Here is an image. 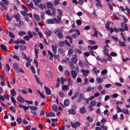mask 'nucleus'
<instances>
[{"label":"nucleus","mask_w":130,"mask_h":130,"mask_svg":"<svg viewBox=\"0 0 130 130\" xmlns=\"http://www.w3.org/2000/svg\"><path fill=\"white\" fill-rule=\"evenodd\" d=\"M0 5L3 7V8L5 9V11L7 10V7L6 6L5 3L4 2H0Z\"/></svg>","instance_id":"obj_19"},{"label":"nucleus","mask_w":130,"mask_h":130,"mask_svg":"<svg viewBox=\"0 0 130 130\" xmlns=\"http://www.w3.org/2000/svg\"><path fill=\"white\" fill-rule=\"evenodd\" d=\"M76 23L78 25H80L82 24V22L80 20H78L77 21H76Z\"/></svg>","instance_id":"obj_56"},{"label":"nucleus","mask_w":130,"mask_h":130,"mask_svg":"<svg viewBox=\"0 0 130 130\" xmlns=\"http://www.w3.org/2000/svg\"><path fill=\"white\" fill-rule=\"evenodd\" d=\"M71 125L73 128H74L75 129H76L77 127H80L81 123L79 121H77L75 123L71 122Z\"/></svg>","instance_id":"obj_1"},{"label":"nucleus","mask_w":130,"mask_h":130,"mask_svg":"<svg viewBox=\"0 0 130 130\" xmlns=\"http://www.w3.org/2000/svg\"><path fill=\"white\" fill-rule=\"evenodd\" d=\"M11 101L13 103V104H16L17 101L15 100V98H13V97H11Z\"/></svg>","instance_id":"obj_50"},{"label":"nucleus","mask_w":130,"mask_h":130,"mask_svg":"<svg viewBox=\"0 0 130 130\" xmlns=\"http://www.w3.org/2000/svg\"><path fill=\"white\" fill-rule=\"evenodd\" d=\"M44 89H45V92H46V94L47 95H50L51 94V90L49 88L46 87L45 85L44 86Z\"/></svg>","instance_id":"obj_3"},{"label":"nucleus","mask_w":130,"mask_h":130,"mask_svg":"<svg viewBox=\"0 0 130 130\" xmlns=\"http://www.w3.org/2000/svg\"><path fill=\"white\" fill-rule=\"evenodd\" d=\"M68 112H69L70 114H76V111L74 109H70Z\"/></svg>","instance_id":"obj_29"},{"label":"nucleus","mask_w":130,"mask_h":130,"mask_svg":"<svg viewBox=\"0 0 130 130\" xmlns=\"http://www.w3.org/2000/svg\"><path fill=\"white\" fill-rule=\"evenodd\" d=\"M29 7L32 9H37V8H34V4L33 3H32V2H30V4H29Z\"/></svg>","instance_id":"obj_49"},{"label":"nucleus","mask_w":130,"mask_h":130,"mask_svg":"<svg viewBox=\"0 0 130 130\" xmlns=\"http://www.w3.org/2000/svg\"><path fill=\"white\" fill-rule=\"evenodd\" d=\"M57 37L59 39L63 38V36L61 31H59L57 34Z\"/></svg>","instance_id":"obj_15"},{"label":"nucleus","mask_w":130,"mask_h":130,"mask_svg":"<svg viewBox=\"0 0 130 130\" xmlns=\"http://www.w3.org/2000/svg\"><path fill=\"white\" fill-rule=\"evenodd\" d=\"M68 86H71V85H72V81H71L70 79H68Z\"/></svg>","instance_id":"obj_61"},{"label":"nucleus","mask_w":130,"mask_h":130,"mask_svg":"<svg viewBox=\"0 0 130 130\" xmlns=\"http://www.w3.org/2000/svg\"><path fill=\"white\" fill-rule=\"evenodd\" d=\"M9 36L11 38H12V39H14V38H15V36H14V35L13 34V33H12L11 32H9Z\"/></svg>","instance_id":"obj_45"},{"label":"nucleus","mask_w":130,"mask_h":130,"mask_svg":"<svg viewBox=\"0 0 130 130\" xmlns=\"http://www.w3.org/2000/svg\"><path fill=\"white\" fill-rule=\"evenodd\" d=\"M1 48L4 51H7V48L3 44H2L1 46Z\"/></svg>","instance_id":"obj_21"},{"label":"nucleus","mask_w":130,"mask_h":130,"mask_svg":"<svg viewBox=\"0 0 130 130\" xmlns=\"http://www.w3.org/2000/svg\"><path fill=\"white\" fill-rule=\"evenodd\" d=\"M60 85V81L59 78L58 77L57 79V83L56 84V87L58 88Z\"/></svg>","instance_id":"obj_17"},{"label":"nucleus","mask_w":130,"mask_h":130,"mask_svg":"<svg viewBox=\"0 0 130 130\" xmlns=\"http://www.w3.org/2000/svg\"><path fill=\"white\" fill-rule=\"evenodd\" d=\"M27 12H26V11H20V13L22 14V15L24 16V17H25L26 16V13H27Z\"/></svg>","instance_id":"obj_60"},{"label":"nucleus","mask_w":130,"mask_h":130,"mask_svg":"<svg viewBox=\"0 0 130 130\" xmlns=\"http://www.w3.org/2000/svg\"><path fill=\"white\" fill-rule=\"evenodd\" d=\"M13 58L14 59H16V60H18V61H20V59H19V57L17 56H16V55H13Z\"/></svg>","instance_id":"obj_55"},{"label":"nucleus","mask_w":130,"mask_h":130,"mask_svg":"<svg viewBox=\"0 0 130 130\" xmlns=\"http://www.w3.org/2000/svg\"><path fill=\"white\" fill-rule=\"evenodd\" d=\"M53 4L51 3V2H47V7L48 9H50L52 8Z\"/></svg>","instance_id":"obj_22"},{"label":"nucleus","mask_w":130,"mask_h":130,"mask_svg":"<svg viewBox=\"0 0 130 130\" xmlns=\"http://www.w3.org/2000/svg\"><path fill=\"white\" fill-rule=\"evenodd\" d=\"M78 61V59L77 58V55L75 54V57H73L71 58V62L76 64Z\"/></svg>","instance_id":"obj_6"},{"label":"nucleus","mask_w":130,"mask_h":130,"mask_svg":"<svg viewBox=\"0 0 130 130\" xmlns=\"http://www.w3.org/2000/svg\"><path fill=\"white\" fill-rule=\"evenodd\" d=\"M13 69L16 72H18V70L19 69V65L17 63H15L13 65Z\"/></svg>","instance_id":"obj_14"},{"label":"nucleus","mask_w":130,"mask_h":130,"mask_svg":"<svg viewBox=\"0 0 130 130\" xmlns=\"http://www.w3.org/2000/svg\"><path fill=\"white\" fill-rule=\"evenodd\" d=\"M58 45H59V47H63L64 45V42L63 41H62V42H59V44H58Z\"/></svg>","instance_id":"obj_44"},{"label":"nucleus","mask_w":130,"mask_h":130,"mask_svg":"<svg viewBox=\"0 0 130 130\" xmlns=\"http://www.w3.org/2000/svg\"><path fill=\"white\" fill-rule=\"evenodd\" d=\"M119 45L121 47H126V45H125V44L123 42H121L120 41H119Z\"/></svg>","instance_id":"obj_38"},{"label":"nucleus","mask_w":130,"mask_h":130,"mask_svg":"<svg viewBox=\"0 0 130 130\" xmlns=\"http://www.w3.org/2000/svg\"><path fill=\"white\" fill-rule=\"evenodd\" d=\"M11 94L12 96H15L16 95V92L14 89H12L11 91Z\"/></svg>","instance_id":"obj_30"},{"label":"nucleus","mask_w":130,"mask_h":130,"mask_svg":"<svg viewBox=\"0 0 130 130\" xmlns=\"http://www.w3.org/2000/svg\"><path fill=\"white\" fill-rule=\"evenodd\" d=\"M64 74H65V75H66V76H70V72H69L68 71H67V70L66 71Z\"/></svg>","instance_id":"obj_62"},{"label":"nucleus","mask_w":130,"mask_h":130,"mask_svg":"<svg viewBox=\"0 0 130 130\" xmlns=\"http://www.w3.org/2000/svg\"><path fill=\"white\" fill-rule=\"evenodd\" d=\"M42 0H34L33 2L36 6H39V3H40Z\"/></svg>","instance_id":"obj_16"},{"label":"nucleus","mask_w":130,"mask_h":130,"mask_svg":"<svg viewBox=\"0 0 130 130\" xmlns=\"http://www.w3.org/2000/svg\"><path fill=\"white\" fill-rule=\"evenodd\" d=\"M57 11L59 13L58 16L61 17L62 16V12L61 9H58Z\"/></svg>","instance_id":"obj_46"},{"label":"nucleus","mask_w":130,"mask_h":130,"mask_svg":"<svg viewBox=\"0 0 130 130\" xmlns=\"http://www.w3.org/2000/svg\"><path fill=\"white\" fill-rule=\"evenodd\" d=\"M74 52L75 53H78L79 54H82L81 51L80 50H79L78 48L75 49Z\"/></svg>","instance_id":"obj_34"},{"label":"nucleus","mask_w":130,"mask_h":130,"mask_svg":"<svg viewBox=\"0 0 130 130\" xmlns=\"http://www.w3.org/2000/svg\"><path fill=\"white\" fill-rule=\"evenodd\" d=\"M57 45H56V46H54L53 44L51 45V47L53 49V53H54V54H55L57 53V47H56Z\"/></svg>","instance_id":"obj_9"},{"label":"nucleus","mask_w":130,"mask_h":130,"mask_svg":"<svg viewBox=\"0 0 130 130\" xmlns=\"http://www.w3.org/2000/svg\"><path fill=\"white\" fill-rule=\"evenodd\" d=\"M69 89V87L68 85H62V90H67Z\"/></svg>","instance_id":"obj_25"},{"label":"nucleus","mask_w":130,"mask_h":130,"mask_svg":"<svg viewBox=\"0 0 130 130\" xmlns=\"http://www.w3.org/2000/svg\"><path fill=\"white\" fill-rule=\"evenodd\" d=\"M22 119L21 117H18L16 119V121L17 122L18 124H21L22 122Z\"/></svg>","instance_id":"obj_13"},{"label":"nucleus","mask_w":130,"mask_h":130,"mask_svg":"<svg viewBox=\"0 0 130 130\" xmlns=\"http://www.w3.org/2000/svg\"><path fill=\"white\" fill-rule=\"evenodd\" d=\"M22 8L24 10V11L28 12V9L26 8V6L25 5H23V4L21 5Z\"/></svg>","instance_id":"obj_41"},{"label":"nucleus","mask_w":130,"mask_h":130,"mask_svg":"<svg viewBox=\"0 0 130 130\" xmlns=\"http://www.w3.org/2000/svg\"><path fill=\"white\" fill-rule=\"evenodd\" d=\"M102 75H105L107 74V71L106 70H103L101 72Z\"/></svg>","instance_id":"obj_57"},{"label":"nucleus","mask_w":130,"mask_h":130,"mask_svg":"<svg viewBox=\"0 0 130 130\" xmlns=\"http://www.w3.org/2000/svg\"><path fill=\"white\" fill-rule=\"evenodd\" d=\"M46 13L47 15H48L49 16H51V11L49 9H48L47 10H46Z\"/></svg>","instance_id":"obj_52"},{"label":"nucleus","mask_w":130,"mask_h":130,"mask_svg":"<svg viewBox=\"0 0 130 130\" xmlns=\"http://www.w3.org/2000/svg\"><path fill=\"white\" fill-rule=\"evenodd\" d=\"M70 104V102L68 100L66 99L64 101V105L66 107H67Z\"/></svg>","instance_id":"obj_23"},{"label":"nucleus","mask_w":130,"mask_h":130,"mask_svg":"<svg viewBox=\"0 0 130 130\" xmlns=\"http://www.w3.org/2000/svg\"><path fill=\"white\" fill-rule=\"evenodd\" d=\"M30 70L32 71L33 74H36V71L35 70V68L34 66H32L30 67Z\"/></svg>","instance_id":"obj_43"},{"label":"nucleus","mask_w":130,"mask_h":130,"mask_svg":"<svg viewBox=\"0 0 130 130\" xmlns=\"http://www.w3.org/2000/svg\"><path fill=\"white\" fill-rule=\"evenodd\" d=\"M28 35L29 36H26L23 37V39L26 41H29L30 40V39L33 37V35H32L31 31H29L28 32Z\"/></svg>","instance_id":"obj_2"},{"label":"nucleus","mask_w":130,"mask_h":130,"mask_svg":"<svg viewBox=\"0 0 130 130\" xmlns=\"http://www.w3.org/2000/svg\"><path fill=\"white\" fill-rule=\"evenodd\" d=\"M73 63H74L72 62H71L70 63V66L71 67V69H72V70H73V69H75V66L74 65Z\"/></svg>","instance_id":"obj_47"},{"label":"nucleus","mask_w":130,"mask_h":130,"mask_svg":"<svg viewBox=\"0 0 130 130\" xmlns=\"http://www.w3.org/2000/svg\"><path fill=\"white\" fill-rule=\"evenodd\" d=\"M79 112L81 114H85L86 112V110L85 109V108L84 107H82V108H81L80 109Z\"/></svg>","instance_id":"obj_10"},{"label":"nucleus","mask_w":130,"mask_h":130,"mask_svg":"<svg viewBox=\"0 0 130 130\" xmlns=\"http://www.w3.org/2000/svg\"><path fill=\"white\" fill-rule=\"evenodd\" d=\"M81 72L83 73V74L85 76V77H86L88 76V73H89V71L88 70L85 71L83 69L81 70Z\"/></svg>","instance_id":"obj_8"},{"label":"nucleus","mask_w":130,"mask_h":130,"mask_svg":"<svg viewBox=\"0 0 130 130\" xmlns=\"http://www.w3.org/2000/svg\"><path fill=\"white\" fill-rule=\"evenodd\" d=\"M105 54L108 57V60L111 61L112 59V57L110 56V55H109V53H106Z\"/></svg>","instance_id":"obj_42"},{"label":"nucleus","mask_w":130,"mask_h":130,"mask_svg":"<svg viewBox=\"0 0 130 130\" xmlns=\"http://www.w3.org/2000/svg\"><path fill=\"white\" fill-rule=\"evenodd\" d=\"M96 102L95 101H92L91 102L90 105L91 106H95L96 105Z\"/></svg>","instance_id":"obj_40"},{"label":"nucleus","mask_w":130,"mask_h":130,"mask_svg":"<svg viewBox=\"0 0 130 130\" xmlns=\"http://www.w3.org/2000/svg\"><path fill=\"white\" fill-rule=\"evenodd\" d=\"M58 52L60 54H62L64 53V50L62 48H59L58 50Z\"/></svg>","instance_id":"obj_31"},{"label":"nucleus","mask_w":130,"mask_h":130,"mask_svg":"<svg viewBox=\"0 0 130 130\" xmlns=\"http://www.w3.org/2000/svg\"><path fill=\"white\" fill-rule=\"evenodd\" d=\"M45 34L46 35V36L50 37L51 35V31L49 30L48 31H45Z\"/></svg>","instance_id":"obj_32"},{"label":"nucleus","mask_w":130,"mask_h":130,"mask_svg":"<svg viewBox=\"0 0 130 130\" xmlns=\"http://www.w3.org/2000/svg\"><path fill=\"white\" fill-rule=\"evenodd\" d=\"M26 34V33L25 31H19L18 33V35L20 36H25Z\"/></svg>","instance_id":"obj_37"},{"label":"nucleus","mask_w":130,"mask_h":130,"mask_svg":"<svg viewBox=\"0 0 130 130\" xmlns=\"http://www.w3.org/2000/svg\"><path fill=\"white\" fill-rule=\"evenodd\" d=\"M52 108L53 111H55L56 112H57V111H58V108H57V105H53Z\"/></svg>","instance_id":"obj_20"},{"label":"nucleus","mask_w":130,"mask_h":130,"mask_svg":"<svg viewBox=\"0 0 130 130\" xmlns=\"http://www.w3.org/2000/svg\"><path fill=\"white\" fill-rule=\"evenodd\" d=\"M34 18H35L37 21H40V17H39V16L38 15H37L36 14H34Z\"/></svg>","instance_id":"obj_36"},{"label":"nucleus","mask_w":130,"mask_h":130,"mask_svg":"<svg viewBox=\"0 0 130 130\" xmlns=\"http://www.w3.org/2000/svg\"><path fill=\"white\" fill-rule=\"evenodd\" d=\"M59 96H60L61 98H63V97L64 93H63L62 91H60V92H59Z\"/></svg>","instance_id":"obj_64"},{"label":"nucleus","mask_w":130,"mask_h":130,"mask_svg":"<svg viewBox=\"0 0 130 130\" xmlns=\"http://www.w3.org/2000/svg\"><path fill=\"white\" fill-rule=\"evenodd\" d=\"M110 54L113 57H115V56H117V54L115 52H111Z\"/></svg>","instance_id":"obj_53"},{"label":"nucleus","mask_w":130,"mask_h":130,"mask_svg":"<svg viewBox=\"0 0 130 130\" xmlns=\"http://www.w3.org/2000/svg\"><path fill=\"white\" fill-rule=\"evenodd\" d=\"M67 81V79L64 78L63 77L61 78V84L62 85H64V82H66Z\"/></svg>","instance_id":"obj_33"},{"label":"nucleus","mask_w":130,"mask_h":130,"mask_svg":"<svg viewBox=\"0 0 130 130\" xmlns=\"http://www.w3.org/2000/svg\"><path fill=\"white\" fill-rule=\"evenodd\" d=\"M20 16L19 14V12H17L16 15L14 16V18H15L17 22L20 21Z\"/></svg>","instance_id":"obj_11"},{"label":"nucleus","mask_w":130,"mask_h":130,"mask_svg":"<svg viewBox=\"0 0 130 130\" xmlns=\"http://www.w3.org/2000/svg\"><path fill=\"white\" fill-rule=\"evenodd\" d=\"M10 109L13 111V112H16V110L14 109L13 106H11L10 107Z\"/></svg>","instance_id":"obj_58"},{"label":"nucleus","mask_w":130,"mask_h":130,"mask_svg":"<svg viewBox=\"0 0 130 130\" xmlns=\"http://www.w3.org/2000/svg\"><path fill=\"white\" fill-rule=\"evenodd\" d=\"M29 109L32 111H36L38 109L37 107L31 106H28Z\"/></svg>","instance_id":"obj_27"},{"label":"nucleus","mask_w":130,"mask_h":130,"mask_svg":"<svg viewBox=\"0 0 130 130\" xmlns=\"http://www.w3.org/2000/svg\"><path fill=\"white\" fill-rule=\"evenodd\" d=\"M20 108H24V111H25V112H26V111L29 109V108L27 106H23L22 104L20 105Z\"/></svg>","instance_id":"obj_18"},{"label":"nucleus","mask_w":130,"mask_h":130,"mask_svg":"<svg viewBox=\"0 0 130 130\" xmlns=\"http://www.w3.org/2000/svg\"><path fill=\"white\" fill-rule=\"evenodd\" d=\"M93 71L94 73L96 75H97L100 73V71L98 70L96 67H94L93 68Z\"/></svg>","instance_id":"obj_12"},{"label":"nucleus","mask_w":130,"mask_h":130,"mask_svg":"<svg viewBox=\"0 0 130 130\" xmlns=\"http://www.w3.org/2000/svg\"><path fill=\"white\" fill-rule=\"evenodd\" d=\"M20 48L22 50H26V47L23 46H22V45H21V46H20Z\"/></svg>","instance_id":"obj_63"},{"label":"nucleus","mask_w":130,"mask_h":130,"mask_svg":"<svg viewBox=\"0 0 130 130\" xmlns=\"http://www.w3.org/2000/svg\"><path fill=\"white\" fill-rule=\"evenodd\" d=\"M109 24H110V22L108 21V22H107V24L106 25V28L108 30H109V29L110 28V25H109Z\"/></svg>","instance_id":"obj_54"},{"label":"nucleus","mask_w":130,"mask_h":130,"mask_svg":"<svg viewBox=\"0 0 130 130\" xmlns=\"http://www.w3.org/2000/svg\"><path fill=\"white\" fill-rule=\"evenodd\" d=\"M71 74L72 75V77L75 79L76 77L77 76L78 74L74 70L71 72Z\"/></svg>","instance_id":"obj_7"},{"label":"nucleus","mask_w":130,"mask_h":130,"mask_svg":"<svg viewBox=\"0 0 130 130\" xmlns=\"http://www.w3.org/2000/svg\"><path fill=\"white\" fill-rule=\"evenodd\" d=\"M38 93L40 95V96L44 99H45V96L44 95V94L41 92L39 90H37Z\"/></svg>","instance_id":"obj_39"},{"label":"nucleus","mask_w":130,"mask_h":130,"mask_svg":"<svg viewBox=\"0 0 130 130\" xmlns=\"http://www.w3.org/2000/svg\"><path fill=\"white\" fill-rule=\"evenodd\" d=\"M65 44L66 45H67L69 47H71V45L69 44V43L67 41V40H65L64 41V42Z\"/></svg>","instance_id":"obj_59"},{"label":"nucleus","mask_w":130,"mask_h":130,"mask_svg":"<svg viewBox=\"0 0 130 130\" xmlns=\"http://www.w3.org/2000/svg\"><path fill=\"white\" fill-rule=\"evenodd\" d=\"M96 80L99 84L102 83L104 81L103 79L101 78L100 77L97 78Z\"/></svg>","instance_id":"obj_26"},{"label":"nucleus","mask_w":130,"mask_h":130,"mask_svg":"<svg viewBox=\"0 0 130 130\" xmlns=\"http://www.w3.org/2000/svg\"><path fill=\"white\" fill-rule=\"evenodd\" d=\"M57 19H56L55 18H53V20L55 21V23L56 24H60V22L61 23V18L59 17V16H58L57 17Z\"/></svg>","instance_id":"obj_4"},{"label":"nucleus","mask_w":130,"mask_h":130,"mask_svg":"<svg viewBox=\"0 0 130 130\" xmlns=\"http://www.w3.org/2000/svg\"><path fill=\"white\" fill-rule=\"evenodd\" d=\"M79 94V92L78 91L76 92L75 94L72 97V100H73L75 98H76L78 96V95Z\"/></svg>","instance_id":"obj_28"},{"label":"nucleus","mask_w":130,"mask_h":130,"mask_svg":"<svg viewBox=\"0 0 130 130\" xmlns=\"http://www.w3.org/2000/svg\"><path fill=\"white\" fill-rule=\"evenodd\" d=\"M121 27L126 31L128 30V28L127 27V25L125 22L122 23Z\"/></svg>","instance_id":"obj_5"},{"label":"nucleus","mask_w":130,"mask_h":130,"mask_svg":"<svg viewBox=\"0 0 130 130\" xmlns=\"http://www.w3.org/2000/svg\"><path fill=\"white\" fill-rule=\"evenodd\" d=\"M80 99H82L83 101H84L85 98L84 96H83L82 93H80Z\"/></svg>","instance_id":"obj_48"},{"label":"nucleus","mask_w":130,"mask_h":130,"mask_svg":"<svg viewBox=\"0 0 130 130\" xmlns=\"http://www.w3.org/2000/svg\"><path fill=\"white\" fill-rule=\"evenodd\" d=\"M47 21L48 24H53L54 23V20H52V19H47Z\"/></svg>","instance_id":"obj_24"},{"label":"nucleus","mask_w":130,"mask_h":130,"mask_svg":"<svg viewBox=\"0 0 130 130\" xmlns=\"http://www.w3.org/2000/svg\"><path fill=\"white\" fill-rule=\"evenodd\" d=\"M87 119L88 120H89V121L90 122H92L93 121V119H92V118L91 117L88 116V117H87Z\"/></svg>","instance_id":"obj_51"},{"label":"nucleus","mask_w":130,"mask_h":130,"mask_svg":"<svg viewBox=\"0 0 130 130\" xmlns=\"http://www.w3.org/2000/svg\"><path fill=\"white\" fill-rule=\"evenodd\" d=\"M17 100L23 104L25 102V101L21 96L20 98H18Z\"/></svg>","instance_id":"obj_35"}]
</instances>
